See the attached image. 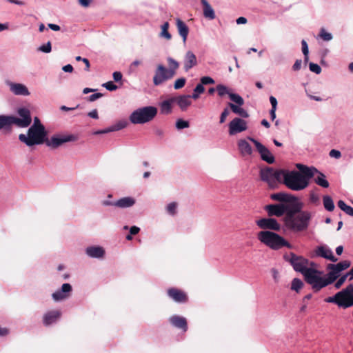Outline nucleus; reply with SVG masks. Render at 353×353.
<instances>
[{
    "label": "nucleus",
    "instance_id": "1",
    "mask_svg": "<svg viewBox=\"0 0 353 353\" xmlns=\"http://www.w3.org/2000/svg\"><path fill=\"white\" fill-rule=\"evenodd\" d=\"M296 166L301 173L296 170H284L283 183L292 190L301 191L308 186L310 179L314 176L318 170L301 163H297Z\"/></svg>",
    "mask_w": 353,
    "mask_h": 353
},
{
    "label": "nucleus",
    "instance_id": "64",
    "mask_svg": "<svg viewBox=\"0 0 353 353\" xmlns=\"http://www.w3.org/2000/svg\"><path fill=\"white\" fill-rule=\"evenodd\" d=\"M337 205H338L339 208L343 212L345 210L346 208L347 207V205H346L345 203L342 200L339 201L337 203Z\"/></svg>",
    "mask_w": 353,
    "mask_h": 353
},
{
    "label": "nucleus",
    "instance_id": "12",
    "mask_svg": "<svg viewBox=\"0 0 353 353\" xmlns=\"http://www.w3.org/2000/svg\"><path fill=\"white\" fill-rule=\"evenodd\" d=\"M77 137L74 134H56L50 139L46 138V145L51 149H57L67 142L75 141Z\"/></svg>",
    "mask_w": 353,
    "mask_h": 353
},
{
    "label": "nucleus",
    "instance_id": "59",
    "mask_svg": "<svg viewBox=\"0 0 353 353\" xmlns=\"http://www.w3.org/2000/svg\"><path fill=\"white\" fill-rule=\"evenodd\" d=\"M112 77H113L114 80L116 82H118L122 79L123 75H122L121 72L116 71V72H113Z\"/></svg>",
    "mask_w": 353,
    "mask_h": 353
},
{
    "label": "nucleus",
    "instance_id": "57",
    "mask_svg": "<svg viewBox=\"0 0 353 353\" xmlns=\"http://www.w3.org/2000/svg\"><path fill=\"white\" fill-rule=\"evenodd\" d=\"M301 47L303 55H307V54H309L308 46L305 40L301 41Z\"/></svg>",
    "mask_w": 353,
    "mask_h": 353
},
{
    "label": "nucleus",
    "instance_id": "15",
    "mask_svg": "<svg viewBox=\"0 0 353 353\" xmlns=\"http://www.w3.org/2000/svg\"><path fill=\"white\" fill-rule=\"evenodd\" d=\"M248 139L251 141L254 144L256 149L259 153L260 157L263 161L270 164L274 162L275 159L268 148H266L264 145L252 137H248Z\"/></svg>",
    "mask_w": 353,
    "mask_h": 353
},
{
    "label": "nucleus",
    "instance_id": "48",
    "mask_svg": "<svg viewBox=\"0 0 353 353\" xmlns=\"http://www.w3.org/2000/svg\"><path fill=\"white\" fill-rule=\"evenodd\" d=\"M51 50H52V46H51V42L50 41H48L47 42V43L43 45V46H41L39 48V50L43 52H45V53H49L51 52Z\"/></svg>",
    "mask_w": 353,
    "mask_h": 353
},
{
    "label": "nucleus",
    "instance_id": "61",
    "mask_svg": "<svg viewBox=\"0 0 353 353\" xmlns=\"http://www.w3.org/2000/svg\"><path fill=\"white\" fill-rule=\"evenodd\" d=\"M270 102L271 103L272 108H274V109L277 108L278 102H277L276 99L274 97H273V96L270 97Z\"/></svg>",
    "mask_w": 353,
    "mask_h": 353
},
{
    "label": "nucleus",
    "instance_id": "43",
    "mask_svg": "<svg viewBox=\"0 0 353 353\" xmlns=\"http://www.w3.org/2000/svg\"><path fill=\"white\" fill-rule=\"evenodd\" d=\"M128 123L126 120H121L116 123L114 125H112V129L114 131H118L121 129L125 128L128 125Z\"/></svg>",
    "mask_w": 353,
    "mask_h": 353
},
{
    "label": "nucleus",
    "instance_id": "37",
    "mask_svg": "<svg viewBox=\"0 0 353 353\" xmlns=\"http://www.w3.org/2000/svg\"><path fill=\"white\" fill-rule=\"evenodd\" d=\"M303 281L298 278H294L292 281L291 290L298 292L303 288Z\"/></svg>",
    "mask_w": 353,
    "mask_h": 353
},
{
    "label": "nucleus",
    "instance_id": "35",
    "mask_svg": "<svg viewBox=\"0 0 353 353\" xmlns=\"http://www.w3.org/2000/svg\"><path fill=\"white\" fill-rule=\"evenodd\" d=\"M323 203L326 210L332 212L334 210V203L331 196L328 195H324L323 196Z\"/></svg>",
    "mask_w": 353,
    "mask_h": 353
},
{
    "label": "nucleus",
    "instance_id": "20",
    "mask_svg": "<svg viewBox=\"0 0 353 353\" xmlns=\"http://www.w3.org/2000/svg\"><path fill=\"white\" fill-rule=\"evenodd\" d=\"M270 216H281L287 210V207L284 204H270L264 208Z\"/></svg>",
    "mask_w": 353,
    "mask_h": 353
},
{
    "label": "nucleus",
    "instance_id": "14",
    "mask_svg": "<svg viewBox=\"0 0 353 353\" xmlns=\"http://www.w3.org/2000/svg\"><path fill=\"white\" fill-rule=\"evenodd\" d=\"M310 256L312 258H323L334 263L338 261V259L334 255L331 248L325 244L316 247L311 253Z\"/></svg>",
    "mask_w": 353,
    "mask_h": 353
},
{
    "label": "nucleus",
    "instance_id": "23",
    "mask_svg": "<svg viewBox=\"0 0 353 353\" xmlns=\"http://www.w3.org/2000/svg\"><path fill=\"white\" fill-rule=\"evenodd\" d=\"M270 198L272 200L278 201L281 202H289L292 203L296 201V197L292 194L285 192H278L270 195Z\"/></svg>",
    "mask_w": 353,
    "mask_h": 353
},
{
    "label": "nucleus",
    "instance_id": "16",
    "mask_svg": "<svg viewBox=\"0 0 353 353\" xmlns=\"http://www.w3.org/2000/svg\"><path fill=\"white\" fill-rule=\"evenodd\" d=\"M18 114L21 119L12 117L13 124L21 128L28 127L32 121L30 110L24 108H19L18 110Z\"/></svg>",
    "mask_w": 353,
    "mask_h": 353
},
{
    "label": "nucleus",
    "instance_id": "49",
    "mask_svg": "<svg viewBox=\"0 0 353 353\" xmlns=\"http://www.w3.org/2000/svg\"><path fill=\"white\" fill-rule=\"evenodd\" d=\"M326 303H334L339 307L338 292L332 296H329L325 299Z\"/></svg>",
    "mask_w": 353,
    "mask_h": 353
},
{
    "label": "nucleus",
    "instance_id": "26",
    "mask_svg": "<svg viewBox=\"0 0 353 353\" xmlns=\"http://www.w3.org/2000/svg\"><path fill=\"white\" fill-rule=\"evenodd\" d=\"M238 147L242 156H250L252 154V148L250 144L245 139H241L238 142Z\"/></svg>",
    "mask_w": 353,
    "mask_h": 353
},
{
    "label": "nucleus",
    "instance_id": "4",
    "mask_svg": "<svg viewBox=\"0 0 353 353\" xmlns=\"http://www.w3.org/2000/svg\"><path fill=\"white\" fill-rule=\"evenodd\" d=\"M257 239L261 243L272 250H276L284 246L292 248V245L290 243L274 232L261 231L257 234Z\"/></svg>",
    "mask_w": 353,
    "mask_h": 353
},
{
    "label": "nucleus",
    "instance_id": "52",
    "mask_svg": "<svg viewBox=\"0 0 353 353\" xmlns=\"http://www.w3.org/2000/svg\"><path fill=\"white\" fill-rule=\"evenodd\" d=\"M64 294H70L72 291V286L69 283H64L62 285L61 290Z\"/></svg>",
    "mask_w": 353,
    "mask_h": 353
},
{
    "label": "nucleus",
    "instance_id": "28",
    "mask_svg": "<svg viewBox=\"0 0 353 353\" xmlns=\"http://www.w3.org/2000/svg\"><path fill=\"white\" fill-rule=\"evenodd\" d=\"M10 90L12 92L17 95L26 96L29 94L28 88L24 85L20 83H11Z\"/></svg>",
    "mask_w": 353,
    "mask_h": 353
},
{
    "label": "nucleus",
    "instance_id": "7",
    "mask_svg": "<svg viewBox=\"0 0 353 353\" xmlns=\"http://www.w3.org/2000/svg\"><path fill=\"white\" fill-rule=\"evenodd\" d=\"M157 114V108L146 106L134 111L130 116V121L134 124H143L152 121Z\"/></svg>",
    "mask_w": 353,
    "mask_h": 353
},
{
    "label": "nucleus",
    "instance_id": "45",
    "mask_svg": "<svg viewBox=\"0 0 353 353\" xmlns=\"http://www.w3.org/2000/svg\"><path fill=\"white\" fill-rule=\"evenodd\" d=\"M186 82V79L183 77L179 78L176 79L174 84V88L175 90H179L184 87Z\"/></svg>",
    "mask_w": 353,
    "mask_h": 353
},
{
    "label": "nucleus",
    "instance_id": "9",
    "mask_svg": "<svg viewBox=\"0 0 353 353\" xmlns=\"http://www.w3.org/2000/svg\"><path fill=\"white\" fill-rule=\"evenodd\" d=\"M284 170H274L266 168L260 171L262 181H265L271 188H274L283 179Z\"/></svg>",
    "mask_w": 353,
    "mask_h": 353
},
{
    "label": "nucleus",
    "instance_id": "50",
    "mask_svg": "<svg viewBox=\"0 0 353 353\" xmlns=\"http://www.w3.org/2000/svg\"><path fill=\"white\" fill-rule=\"evenodd\" d=\"M103 86L105 87L109 91L116 90L118 87L112 81H108L103 84Z\"/></svg>",
    "mask_w": 353,
    "mask_h": 353
},
{
    "label": "nucleus",
    "instance_id": "19",
    "mask_svg": "<svg viewBox=\"0 0 353 353\" xmlns=\"http://www.w3.org/2000/svg\"><path fill=\"white\" fill-rule=\"evenodd\" d=\"M230 134H235L247 129V123L242 119L236 117L229 124Z\"/></svg>",
    "mask_w": 353,
    "mask_h": 353
},
{
    "label": "nucleus",
    "instance_id": "5",
    "mask_svg": "<svg viewBox=\"0 0 353 353\" xmlns=\"http://www.w3.org/2000/svg\"><path fill=\"white\" fill-rule=\"evenodd\" d=\"M47 138V131L45 128L31 126L28 131V136L20 134L19 139L28 146L45 143Z\"/></svg>",
    "mask_w": 353,
    "mask_h": 353
},
{
    "label": "nucleus",
    "instance_id": "30",
    "mask_svg": "<svg viewBox=\"0 0 353 353\" xmlns=\"http://www.w3.org/2000/svg\"><path fill=\"white\" fill-rule=\"evenodd\" d=\"M203 8V15L205 18L209 19H214L215 18V14L214 10L209 4L207 0H201Z\"/></svg>",
    "mask_w": 353,
    "mask_h": 353
},
{
    "label": "nucleus",
    "instance_id": "63",
    "mask_svg": "<svg viewBox=\"0 0 353 353\" xmlns=\"http://www.w3.org/2000/svg\"><path fill=\"white\" fill-rule=\"evenodd\" d=\"M88 115L92 119H99L98 112L97 109H94L91 112H88Z\"/></svg>",
    "mask_w": 353,
    "mask_h": 353
},
{
    "label": "nucleus",
    "instance_id": "62",
    "mask_svg": "<svg viewBox=\"0 0 353 353\" xmlns=\"http://www.w3.org/2000/svg\"><path fill=\"white\" fill-rule=\"evenodd\" d=\"M32 126H35L36 128H45L43 124H41L39 119L38 117L34 118V123Z\"/></svg>",
    "mask_w": 353,
    "mask_h": 353
},
{
    "label": "nucleus",
    "instance_id": "58",
    "mask_svg": "<svg viewBox=\"0 0 353 353\" xmlns=\"http://www.w3.org/2000/svg\"><path fill=\"white\" fill-rule=\"evenodd\" d=\"M215 91H216L218 92V94L221 96V84H218L215 88H210L208 90V93L209 94H213Z\"/></svg>",
    "mask_w": 353,
    "mask_h": 353
},
{
    "label": "nucleus",
    "instance_id": "41",
    "mask_svg": "<svg viewBox=\"0 0 353 353\" xmlns=\"http://www.w3.org/2000/svg\"><path fill=\"white\" fill-rule=\"evenodd\" d=\"M205 91V88L203 87V85H202L201 83H199L195 88L194 89V92L192 94V97L194 99H196L199 98V94H202Z\"/></svg>",
    "mask_w": 353,
    "mask_h": 353
},
{
    "label": "nucleus",
    "instance_id": "25",
    "mask_svg": "<svg viewBox=\"0 0 353 353\" xmlns=\"http://www.w3.org/2000/svg\"><path fill=\"white\" fill-rule=\"evenodd\" d=\"M176 25L178 32L179 35L183 38V41L185 43L189 33V28L185 23L179 18L176 19Z\"/></svg>",
    "mask_w": 353,
    "mask_h": 353
},
{
    "label": "nucleus",
    "instance_id": "36",
    "mask_svg": "<svg viewBox=\"0 0 353 353\" xmlns=\"http://www.w3.org/2000/svg\"><path fill=\"white\" fill-rule=\"evenodd\" d=\"M169 26H170L169 23L168 22H165L161 26V34H160L161 37H164V38H165L168 40H170L172 38L171 34L168 32Z\"/></svg>",
    "mask_w": 353,
    "mask_h": 353
},
{
    "label": "nucleus",
    "instance_id": "42",
    "mask_svg": "<svg viewBox=\"0 0 353 353\" xmlns=\"http://www.w3.org/2000/svg\"><path fill=\"white\" fill-rule=\"evenodd\" d=\"M176 128L177 130H183L190 127V123L188 121H185L182 119H179L176 121Z\"/></svg>",
    "mask_w": 353,
    "mask_h": 353
},
{
    "label": "nucleus",
    "instance_id": "46",
    "mask_svg": "<svg viewBox=\"0 0 353 353\" xmlns=\"http://www.w3.org/2000/svg\"><path fill=\"white\" fill-rule=\"evenodd\" d=\"M309 68L311 72H314L316 74H319L321 72V67L316 63H312V62L310 63Z\"/></svg>",
    "mask_w": 353,
    "mask_h": 353
},
{
    "label": "nucleus",
    "instance_id": "13",
    "mask_svg": "<svg viewBox=\"0 0 353 353\" xmlns=\"http://www.w3.org/2000/svg\"><path fill=\"white\" fill-rule=\"evenodd\" d=\"M350 265L351 263L347 260L342 261L336 264H328L327 269L330 270V272L327 273V276L329 281H330V284L336 280L341 272L347 269Z\"/></svg>",
    "mask_w": 353,
    "mask_h": 353
},
{
    "label": "nucleus",
    "instance_id": "47",
    "mask_svg": "<svg viewBox=\"0 0 353 353\" xmlns=\"http://www.w3.org/2000/svg\"><path fill=\"white\" fill-rule=\"evenodd\" d=\"M350 277V276L347 274V273H346L345 274L343 275L342 276H341L338 280L334 284V286L336 289H339L341 288V286L344 283V282L345 281V280L347 279V277Z\"/></svg>",
    "mask_w": 353,
    "mask_h": 353
},
{
    "label": "nucleus",
    "instance_id": "55",
    "mask_svg": "<svg viewBox=\"0 0 353 353\" xmlns=\"http://www.w3.org/2000/svg\"><path fill=\"white\" fill-rule=\"evenodd\" d=\"M103 97V94L102 93H95V94H93L92 95H90V97H88V101H90V102H92V101H96L97 99L101 98Z\"/></svg>",
    "mask_w": 353,
    "mask_h": 353
},
{
    "label": "nucleus",
    "instance_id": "6",
    "mask_svg": "<svg viewBox=\"0 0 353 353\" xmlns=\"http://www.w3.org/2000/svg\"><path fill=\"white\" fill-rule=\"evenodd\" d=\"M322 274L323 272L310 268L303 275L305 281L311 285L314 291H319L330 284L327 276L326 278L322 277Z\"/></svg>",
    "mask_w": 353,
    "mask_h": 353
},
{
    "label": "nucleus",
    "instance_id": "38",
    "mask_svg": "<svg viewBox=\"0 0 353 353\" xmlns=\"http://www.w3.org/2000/svg\"><path fill=\"white\" fill-rule=\"evenodd\" d=\"M303 203L301 202H298L295 203L292 209L289 210L287 213H291L292 214H298L301 212H307V210H302Z\"/></svg>",
    "mask_w": 353,
    "mask_h": 353
},
{
    "label": "nucleus",
    "instance_id": "10",
    "mask_svg": "<svg viewBox=\"0 0 353 353\" xmlns=\"http://www.w3.org/2000/svg\"><path fill=\"white\" fill-rule=\"evenodd\" d=\"M283 258L285 261L290 263L296 272L301 273L303 276L310 268H308L309 260L302 256H298L293 252H290L288 254H285Z\"/></svg>",
    "mask_w": 353,
    "mask_h": 353
},
{
    "label": "nucleus",
    "instance_id": "31",
    "mask_svg": "<svg viewBox=\"0 0 353 353\" xmlns=\"http://www.w3.org/2000/svg\"><path fill=\"white\" fill-rule=\"evenodd\" d=\"M12 124V116L0 115V130H10Z\"/></svg>",
    "mask_w": 353,
    "mask_h": 353
},
{
    "label": "nucleus",
    "instance_id": "51",
    "mask_svg": "<svg viewBox=\"0 0 353 353\" xmlns=\"http://www.w3.org/2000/svg\"><path fill=\"white\" fill-rule=\"evenodd\" d=\"M201 83L202 85H208V84H214V81L212 78L210 77H203L201 78Z\"/></svg>",
    "mask_w": 353,
    "mask_h": 353
},
{
    "label": "nucleus",
    "instance_id": "27",
    "mask_svg": "<svg viewBox=\"0 0 353 353\" xmlns=\"http://www.w3.org/2000/svg\"><path fill=\"white\" fill-rule=\"evenodd\" d=\"M86 254L93 258H101L105 254V250L99 246H90L87 248Z\"/></svg>",
    "mask_w": 353,
    "mask_h": 353
},
{
    "label": "nucleus",
    "instance_id": "33",
    "mask_svg": "<svg viewBox=\"0 0 353 353\" xmlns=\"http://www.w3.org/2000/svg\"><path fill=\"white\" fill-rule=\"evenodd\" d=\"M174 101H175L174 98H172V99L163 101L160 105L161 112L162 114H170L172 112V104Z\"/></svg>",
    "mask_w": 353,
    "mask_h": 353
},
{
    "label": "nucleus",
    "instance_id": "17",
    "mask_svg": "<svg viewBox=\"0 0 353 353\" xmlns=\"http://www.w3.org/2000/svg\"><path fill=\"white\" fill-rule=\"evenodd\" d=\"M257 226L263 230H271L274 231L280 230L281 225L278 221L273 218H263L256 221Z\"/></svg>",
    "mask_w": 353,
    "mask_h": 353
},
{
    "label": "nucleus",
    "instance_id": "18",
    "mask_svg": "<svg viewBox=\"0 0 353 353\" xmlns=\"http://www.w3.org/2000/svg\"><path fill=\"white\" fill-rule=\"evenodd\" d=\"M168 296L176 303H185L188 301L187 294L176 288H170L167 290Z\"/></svg>",
    "mask_w": 353,
    "mask_h": 353
},
{
    "label": "nucleus",
    "instance_id": "8",
    "mask_svg": "<svg viewBox=\"0 0 353 353\" xmlns=\"http://www.w3.org/2000/svg\"><path fill=\"white\" fill-rule=\"evenodd\" d=\"M224 94H228L229 99L232 101V103H229L228 105L234 113L243 118L249 117L247 111L241 108L244 104V100L239 94L234 93L231 90L222 85V96Z\"/></svg>",
    "mask_w": 353,
    "mask_h": 353
},
{
    "label": "nucleus",
    "instance_id": "53",
    "mask_svg": "<svg viewBox=\"0 0 353 353\" xmlns=\"http://www.w3.org/2000/svg\"><path fill=\"white\" fill-rule=\"evenodd\" d=\"M310 200L312 203H314L315 205L319 204V196L316 194L311 193L310 196Z\"/></svg>",
    "mask_w": 353,
    "mask_h": 353
},
{
    "label": "nucleus",
    "instance_id": "39",
    "mask_svg": "<svg viewBox=\"0 0 353 353\" xmlns=\"http://www.w3.org/2000/svg\"><path fill=\"white\" fill-rule=\"evenodd\" d=\"M319 37L325 41H330L333 38L332 34L327 32L325 28H321L320 30Z\"/></svg>",
    "mask_w": 353,
    "mask_h": 353
},
{
    "label": "nucleus",
    "instance_id": "24",
    "mask_svg": "<svg viewBox=\"0 0 353 353\" xmlns=\"http://www.w3.org/2000/svg\"><path fill=\"white\" fill-rule=\"evenodd\" d=\"M196 64L197 60L195 54L192 51H188L184 58V70L187 72Z\"/></svg>",
    "mask_w": 353,
    "mask_h": 353
},
{
    "label": "nucleus",
    "instance_id": "32",
    "mask_svg": "<svg viewBox=\"0 0 353 353\" xmlns=\"http://www.w3.org/2000/svg\"><path fill=\"white\" fill-rule=\"evenodd\" d=\"M190 98V96L183 95L174 99L180 108L182 110H185L191 104Z\"/></svg>",
    "mask_w": 353,
    "mask_h": 353
},
{
    "label": "nucleus",
    "instance_id": "34",
    "mask_svg": "<svg viewBox=\"0 0 353 353\" xmlns=\"http://www.w3.org/2000/svg\"><path fill=\"white\" fill-rule=\"evenodd\" d=\"M315 174H318V175L314 178V182L322 188H328L330 184L326 179L325 175L322 172H320L319 170L317 172H315Z\"/></svg>",
    "mask_w": 353,
    "mask_h": 353
},
{
    "label": "nucleus",
    "instance_id": "54",
    "mask_svg": "<svg viewBox=\"0 0 353 353\" xmlns=\"http://www.w3.org/2000/svg\"><path fill=\"white\" fill-rule=\"evenodd\" d=\"M302 65V60L301 59H296L292 65V70L293 71H299L301 68Z\"/></svg>",
    "mask_w": 353,
    "mask_h": 353
},
{
    "label": "nucleus",
    "instance_id": "2",
    "mask_svg": "<svg viewBox=\"0 0 353 353\" xmlns=\"http://www.w3.org/2000/svg\"><path fill=\"white\" fill-rule=\"evenodd\" d=\"M311 219L310 212H301L298 214L287 213L284 220L285 225L294 232H303L308 228Z\"/></svg>",
    "mask_w": 353,
    "mask_h": 353
},
{
    "label": "nucleus",
    "instance_id": "11",
    "mask_svg": "<svg viewBox=\"0 0 353 353\" xmlns=\"http://www.w3.org/2000/svg\"><path fill=\"white\" fill-rule=\"evenodd\" d=\"M338 299L339 307L347 309L353 307V285L350 284L338 292Z\"/></svg>",
    "mask_w": 353,
    "mask_h": 353
},
{
    "label": "nucleus",
    "instance_id": "44",
    "mask_svg": "<svg viewBox=\"0 0 353 353\" xmlns=\"http://www.w3.org/2000/svg\"><path fill=\"white\" fill-rule=\"evenodd\" d=\"M177 203L176 202H172L167 205L166 210L168 213L171 215H175L176 213Z\"/></svg>",
    "mask_w": 353,
    "mask_h": 353
},
{
    "label": "nucleus",
    "instance_id": "29",
    "mask_svg": "<svg viewBox=\"0 0 353 353\" xmlns=\"http://www.w3.org/2000/svg\"><path fill=\"white\" fill-rule=\"evenodd\" d=\"M135 203L134 199L132 197H123L114 202V206L120 208H125L132 206Z\"/></svg>",
    "mask_w": 353,
    "mask_h": 353
},
{
    "label": "nucleus",
    "instance_id": "22",
    "mask_svg": "<svg viewBox=\"0 0 353 353\" xmlns=\"http://www.w3.org/2000/svg\"><path fill=\"white\" fill-rule=\"evenodd\" d=\"M170 323L179 329H181L183 332L188 330V323L185 318L178 315H173L169 319Z\"/></svg>",
    "mask_w": 353,
    "mask_h": 353
},
{
    "label": "nucleus",
    "instance_id": "56",
    "mask_svg": "<svg viewBox=\"0 0 353 353\" xmlns=\"http://www.w3.org/2000/svg\"><path fill=\"white\" fill-rule=\"evenodd\" d=\"M329 154L331 157L335 159H339L341 157V152L334 149L331 150Z\"/></svg>",
    "mask_w": 353,
    "mask_h": 353
},
{
    "label": "nucleus",
    "instance_id": "3",
    "mask_svg": "<svg viewBox=\"0 0 353 353\" xmlns=\"http://www.w3.org/2000/svg\"><path fill=\"white\" fill-rule=\"evenodd\" d=\"M167 61L168 63V68H166L162 64H159L157 66L154 76L153 77V83L155 85L162 84L163 82L172 79L176 74L179 63L172 57H168L167 59Z\"/></svg>",
    "mask_w": 353,
    "mask_h": 353
},
{
    "label": "nucleus",
    "instance_id": "40",
    "mask_svg": "<svg viewBox=\"0 0 353 353\" xmlns=\"http://www.w3.org/2000/svg\"><path fill=\"white\" fill-rule=\"evenodd\" d=\"M70 294H64L61 290H58L52 294V298L54 301H59L69 297Z\"/></svg>",
    "mask_w": 353,
    "mask_h": 353
},
{
    "label": "nucleus",
    "instance_id": "21",
    "mask_svg": "<svg viewBox=\"0 0 353 353\" xmlns=\"http://www.w3.org/2000/svg\"><path fill=\"white\" fill-rule=\"evenodd\" d=\"M60 310H51L46 313L43 317V322L46 326H48L58 321L61 317Z\"/></svg>",
    "mask_w": 353,
    "mask_h": 353
},
{
    "label": "nucleus",
    "instance_id": "60",
    "mask_svg": "<svg viewBox=\"0 0 353 353\" xmlns=\"http://www.w3.org/2000/svg\"><path fill=\"white\" fill-rule=\"evenodd\" d=\"M271 273H272V276L274 281L275 282H278L279 281V272L276 269L272 268L271 270Z\"/></svg>",
    "mask_w": 353,
    "mask_h": 353
}]
</instances>
